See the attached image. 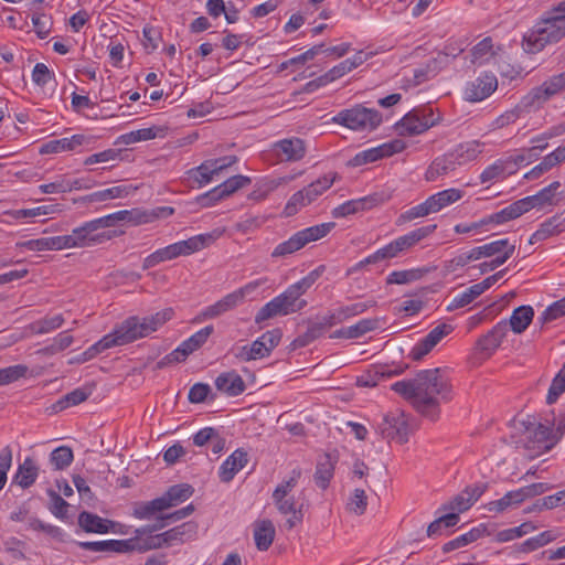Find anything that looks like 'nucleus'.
<instances>
[{
    "mask_svg": "<svg viewBox=\"0 0 565 565\" xmlns=\"http://www.w3.org/2000/svg\"><path fill=\"white\" fill-rule=\"evenodd\" d=\"M498 87V79L492 74H483L467 84L465 98L469 102H481L490 96Z\"/></svg>",
    "mask_w": 565,
    "mask_h": 565,
    "instance_id": "aec40b11",
    "label": "nucleus"
},
{
    "mask_svg": "<svg viewBox=\"0 0 565 565\" xmlns=\"http://www.w3.org/2000/svg\"><path fill=\"white\" fill-rule=\"evenodd\" d=\"M74 459L73 450L67 446H60L55 448L50 455V462L55 470H63L67 468Z\"/></svg>",
    "mask_w": 565,
    "mask_h": 565,
    "instance_id": "4d7b16f0",
    "label": "nucleus"
},
{
    "mask_svg": "<svg viewBox=\"0 0 565 565\" xmlns=\"http://www.w3.org/2000/svg\"><path fill=\"white\" fill-rule=\"evenodd\" d=\"M17 246L26 248L29 250H36V252L63 249L60 236L42 237V238H36V239L19 242V243H17Z\"/></svg>",
    "mask_w": 565,
    "mask_h": 565,
    "instance_id": "de8ad7c7",
    "label": "nucleus"
},
{
    "mask_svg": "<svg viewBox=\"0 0 565 565\" xmlns=\"http://www.w3.org/2000/svg\"><path fill=\"white\" fill-rule=\"evenodd\" d=\"M193 488L188 483H179L170 487L160 498L164 501L166 510L174 508L193 494Z\"/></svg>",
    "mask_w": 565,
    "mask_h": 565,
    "instance_id": "72a5a7b5",
    "label": "nucleus"
},
{
    "mask_svg": "<svg viewBox=\"0 0 565 565\" xmlns=\"http://www.w3.org/2000/svg\"><path fill=\"white\" fill-rule=\"evenodd\" d=\"M166 510L164 501L161 498H156L151 501L138 502L134 507L132 515L140 520H148L157 513Z\"/></svg>",
    "mask_w": 565,
    "mask_h": 565,
    "instance_id": "a18cd8bd",
    "label": "nucleus"
},
{
    "mask_svg": "<svg viewBox=\"0 0 565 565\" xmlns=\"http://www.w3.org/2000/svg\"><path fill=\"white\" fill-rule=\"evenodd\" d=\"M565 392V362L559 372L555 375L550 386L546 403L554 404L561 394Z\"/></svg>",
    "mask_w": 565,
    "mask_h": 565,
    "instance_id": "e2e57ef3",
    "label": "nucleus"
},
{
    "mask_svg": "<svg viewBox=\"0 0 565 565\" xmlns=\"http://www.w3.org/2000/svg\"><path fill=\"white\" fill-rule=\"evenodd\" d=\"M458 167V161L455 160L454 156L449 151L440 157H437L430 163L425 174L426 180L435 181L437 178L455 171Z\"/></svg>",
    "mask_w": 565,
    "mask_h": 565,
    "instance_id": "bb28decb",
    "label": "nucleus"
},
{
    "mask_svg": "<svg viewBox=\"0 0 565 565\" xmlns=\"http://www.w3.org/2000/svg\"><path fill=\"white\" fill-rule=\"evenodd\" d=\"M382 202L383 199L379 194H371L356 200H350L333 209L332 215L337 218L345 217L361 211L370 210Z\"/></svg>",
    "mask_w": 565,
    "mask_h": 565,
    "instance_id": "412c9836",
    "label": "nucleus"
},
{
    "mask_svg": "<svg viewBox=\"0 0 565 565\" xmlns=\"http://www.w3.org/2000/svg\"><path fill=\"white\" fill-rule=\"evenodd\" d=\"M512 244L510 243V241L508 238H502V239L487 243L481 246H477V247H475V250H476V255L478 256V258L481 259V258L493 257L497 254H501V252L503 249H505L507 247H509Z\"/></svg>",
    "mask_w": 565,
    "mask_h": 565,
    "instance_id": "bf43d9fd",
    "label": "nucleus"
},
{
    "mask_svg": "<svg viewBox=\"0 0 565 565\" xmlns=\"http://www.w3.org/2000/svg\"><path fill=\"white\" fill-rule=\"evenodd\" d=\"M64 318L62 315L53 317H45L41 320L34 321L29 326V329L34 334H44L62 327Z\"/></svg>",
    "mask_w": 565,
    "mask_h": 565,
    "instance_id": "864d4df0",
    "label": "nucleus"
},
{
    "mask_svg": "<svg viewBox=\"0 0 565 565\" xmlns=\"http://www.w3.org/2000/svg\"><path fill=\"white\" fill-rule=\"evenodd\" d=\"M215 386L228 396H238L246 388L244 380L235 371L220 374L215 380Z\"/></svg>",
    "mask_w": 565,
    "mask_h": 565,
    "instance_id": "a878e982",
    "label": "nucleus"
},
{
    "mask_svg": "<svg viewBox=\"0 0 565 565\" xmlns=\"http://www.w3.org/2000/svg\"><path fill=\"white\" fill-rule=\"evenodd\" d=\"M377 431L388 441L405 444L408 441L412 429L407 415L401 409H395L382 418L377 425Z\"/></svg>",
    "mask_w": 565,
    "mask_h": 565,
    "instance_id": "9b49d317",
    "label": "nucleus"
},
{
    "mask_svg": "<svg viewBox=\"0 0 565 565\" xmlns=\"http://www.w3.org/2000/svg\"><path fill=\"white\" fill-rule=\"evenodd\" d=\"M565 89V71L543 82L531 89L522 98V107L539 109L545 102Z\"/></svg>",
    "mask_w": 565,
    "mask_h": 565,
    "instance_id": "f8f14e48",
    "label": "nucleus"
},
{
    "mask_svg": "<svg viewBox=\"0 0 565 565\" xmlns=\"http://www.w3.org/2000/svg\"><path fill=\"white\" fill-rule=\"evenodd\" d=\"M514 170H509L507 161L499 159L489 167H487L480 174V182L487 183L503 179L505 175L513 174Z\"/></svg>",
    "mask_w": 565,
    "mask_h": 565,
    "instance_id": "09e8293b",
    "label": "nucleus"
},
{
    "mask_svg": "<svg viewBox=\"0 0 565 565\" xmlns=\"http://www.w3.org/2000/svg\"><path fill=\"white\" fill-rule=\"evenodd\" d=\"M306 152L305 140L291 137L274 142L268 150V157L273 163L297 162L305 158Z\"/></svg>",
    "mask_w": 565,
    "mask_h": 565,
    "instance_id": "4468645a",
    "label": "nucleus"
},
{
    "mask_svg": "<svg viewBox=\"0 0 565 565\" xmlns=\"http://www.w3.org/2000/svg\"><path fill=\"white\" fill-rule=\"evenodd\" d=\"M482 142L478 140H471L459 143L450 152L454 156L455 160L458 161V164L460 167L470 161L476 160L479 157V154L482 153Z\"/></svg>",
    "mask_w": 565,
    "mask_h": 565,
    "instance_id": "f704fd0d",
    "label": "nucleus"
},
{
    "mask_svg": "<svg viewBox=\"0 0 565 565\" xmlns=\"http://www.w3.org/2000/svg\"><path fill=\"white\" fill-rule=\"evenodd\" d=\"M28 372V366L17 364L8 367L0 369V386L8 385L24 377Z\"/></svg>",
    "mask_w": 565,
    "mask_h": 565,
    "instance_id": "680f3d73",
    "label": "nucleus"
},
{
    "mask_svg": "<svg viewBox=\"0 0 565 565\" xmlns=\"http://www.w3.org/2000/svg\"><path fill=\"white\" fill-rule=\"evenodd\" d=\"M92 394V390L87 387H78L74 391L62 396L56 403L53 404L55 412H61L70 406H76L85 402Z\"/></svg>",
    "mask_w": 565,
    "mask_h": 565,
    "instance_id": "37998d69",
    "label": "nucleus"
},
{
    "mask_svg": "<svg viewBox=\"0 0 565 565\" xmlns=\"http://www.w3.org/2000/svg\"><path fill=\"white\" fill-rule=\"evenodd\" d=\"M565 315V297L547 307L539 318L541 323L553 321Z\"/></svg>",
    "mask_w": 565,
    "mask_h": 565,
    "instance_id": "774afa93",
    "label": "nucleus"
},
{
    "mask_svg": "<svg viewBox=\"0 0 565 565\" xmlns=\"http://www.w3.org/2000/svg\"><path fill=\"white\" fill-rule=\"evenodd\" d=\"M213 332V326H206L192 334L189 339L184 340L181 343V347L184 349L185 354L190 355L191 353L202 348Z\"/></svg>",
    "mask_w": 565,
    "mask_h": 565,
    "instance_id": "8fccbe9b",
    "label": "nucleus"
},
{
    "mask_svg": "<svg viewBox=\"0 0 565 565\" xmlns=\"http://www.w3.org/2000/svg\"><path fill=\"white\" fill-rule=\"evenodd\" d=\"M99 226L95 220L88 221L72 231L70 235L61 237L62 248L90 247L110 239L107 233H98Z\"/></svg>",
    "mask_w": 565,
    "mask_h": 565,
    "instance_id": "9d476101",
    "label": "nucleus"
},
{
    "mask_svg": "<svg viewBox=\"0 0 565 565\" xmlns=\"http://www.w3.org/2000/svg\"><path fill=\"white\" fill-rule=\"evenodd\" d=\"M275 526L270 520H260L254 524V540L257 550L267 551L274 542Z\"/></svg>",
    "mask_w": 565,
    "mask_h": 565,
    "instance_id": "7c9ffc66",
    "label": "nucleus"
},
{
    "mask_svg": "<svg viewBox=\"0 0 565 565\" xmlns=\"http://www.w3.org/2000/svg\"><path fill=\"white\" fill-rule=\"evenodd\" d=\"M488 484L478 482L467 486L460 493L439 508V512L459 513L467 511L487 490Z\"/></svg>",
    "mask_w": 565,
    "mask_h": 565,
    "instance_id": "2eb2a0df",
    "label": "nucleus"
},
{
    "mask_svg": "<svg viewBox=\"0 0 565 565\" xmlns=\"http://www.w3.org/2000/svg\"><path fill=\"white\" fill-rule=\"evenodd\" d=\"M524 447L531 457H536L551 450L556 444L552 436V428L542 423H529L523 437Z\"/></svg>",
    "mask_w": 565,
    "mask_h": 565,
    "instance_id": "ddd939ff",
    "label": "nucleus"
},
{
    "mask_svg": "<svg viewBox=\"0 0 565 565\" xmlns=\"http://www.w3.org/2000/svg\"><path fill=\"white\" fill-rule=\"evenodd\" d=\"M337 173L330 172L328 174H324L322 178H319L318 180L311 182L302 190L294 193L285 206V215L292 216L300 209L316 201L320 195H322L324 191L331 188Z\"/></svg>",
    "mask_w": 565,
    "mask_h": 565,
    "instance_id": "0eeeda50",
    "label": "nucleus"
},
{
    "mask_svg": "<svg viewBox=\"0 0 565 565\" xmlns=\"http://www.w3.org/2000/svg\"><path fill=\"white\" fill-rule=\"evenodd\" d=\"M305 292L298 282L292 284L258 310L255 322L262 323L277 316H288L300 311L307 306V301L301 298Z\"/></svg>",
    "mask_w": 565,
    "mask_h": 565,
    "instance_id": "20e7f679",
    "label": "nucleus"
},
{
    "mask_svg": "<svg viewBox=\"0 0 565 565\" xmlns=\"http://www.w3.org/2000/svg\"><path fill=\"white\" fill-rule=\"evenodd\" d=\"M136 188L131 185H116L109 189H105L102 191H97L90 193L86 196L88 202H103L117 198H126Z\"/></svg>",
    "mask_w": 565,
    "mask_h": 565,
    "instance_id": "49530a36",
    "label": "nucleus"
},
{
    "mask_svg": "<svg viewBox=\"0 0 565 565\" xmlns=\"http://www.w3.org/2000/svg\"><path fill=\"white\" fill-rule=\"evenodd\" d=\"M559 186L561 183L558 181H554L547 186L540 190L536 194L523 198L522 201L526 209V212L534 207H542L546 204H551Z\"/></svg>",
    "mask_w": 565,
    "mask_h": 565,
    "instance_id": "c9c22d12",
    "label": "nucleus"
},
{
    "mask_svg": "<svg viewBox=\"0 0 565 565\" xmlns=\"http://www.w3.org/2000/svg\"><path fill=\"white\" fill-rule=\"evenodd\" d=\"M367 507V497L363 489H355L348 502V510L355 515H362Z\"/></svg>",
    "mask_w": 565,
    "mask_h": 565,
    "instance_id": "0e129e2a",
    "label": "nucleus"
},
{
    "mask_svg": "<svg viewBox=\"0 0 565 565\" xmlns=\"http://www.w3.org/2000/svg\"><path fill=\"white\" fill-rule=\"evenodd\" d=\"M564 231L565 218H563L562 215H554L540 225L539 230L531 235L529 243L536 244L552 236L558 235Z\"/></svg>",
    "mask_w": 565,
    "mask_h": 565,
    "instance_id": "393cba45",
    "label": "nucleus"
},
{
    "mask_svg": "<svg viewBox=\"0 0 565 565\" xmlns=\"http://www.w3.org/2000/svg\"><path fill=\"white\" fill-rule=\"evenodd\" d=\"M198 531V525L194 522H184L181 525L174 526L164 533L163 541H166L167 546L172 545L175 542H185L195 536Z\"/></svg>",
    "mask_w": 565,
    "mask_h": 565,
    "instance_id": "58836bf2",
    "label": "nucleus"
},
{
    "mask_svg": "<svg viewBox=\"0 0 565 565\" xmlns=\"http://www.w3.org/2000/svg\"><path fill=\"white\" fill-rule=\"evenodd\" d=\"M439 121L440 116L435 115L433 108H414L396 124V130L399 136H416L425 132Z\"/></svg>",
    "mask_w": 565,
    "mask_h": 565,
    "instance_id": "6e6552de",
    "label": "nucleus"
},
{
    "mask_svg": "<svg viewBox=\"0 0 565 565\" xmlns=\"http://www.w3.org/2000/svg\"><path fill=\"white\" fill-rule=\"evenodd\" d=\"M248 462V455L243 449H236L221 466L220 478L223 482H230L234 476Z\"/></svg>",
    "mask_w": 565,
    "mask_h": 565,
    "instance_id": "b1692460",
    "label": "nucleus"
},
{
    "mask_svg": "<svg viewBox=\"0 0 565 565\" xmlns=\"http://www.w3.org/2000/svg\"><path fill=\"white\" fill-rule=\"evenodd\" d=\"M406 369L407 365H375L360 375L356 383L362 387H374L385 380L402 374Z\"/></svg>",
    "mask_w": 565,
    "mask_h": 565,
    "instance_id": "6ab92c4d",
    "label": "nucleus"
},
{
    "mask_svg": "<svg viewBox=\"0 0 565 565\" xmlns=\"http://www.w3.org/2000/svg\"><path fill=\"white\" fill-rule=\"evenodd\" d=\"M404 149V143L402 140H393L391 142H385L377 147L361 151L354 156V158L350 161V164L353 167H360L370 162H374L385 157H390L394 153L401 152Z\"/></svg>",
    "mask_w": 565,
    "mask_h": 565,
    "instance_id": "a211bd4d",
    "label": "nucleus"
},
{
    "mask_svg": "<svg viewBox=\"0 0 565 565\" xmlns=\"http://www.w3.org/2000/svg\"><path fill=\"white\" fill-rule=\"evenodd\" d=\"M459 522V515L454 512H448L435 521H433L427 527L428 536H437L440 535L444 529L452 527Z\"/></svg>",
    "mask_w": 565,
    "mask_h": 565,
    "instance_id": "5fc2aeb1",
    "label": "nucleus"
},
{
    "mask_svg": "<svg viewBox=\"0 0 565 565\" xmlns=\"http://www.w3.org/2000/svg\"><path fill=\"white\" fill-rule=\"evenodd\" d=\"M431 213H434V212H433L428 201L426 200L425 202H423L416 206H413V207L408 209L407 211L403 212L402 214H399L396 220V224L398 226H401V225H404L405 223H408L415 218L425 217Z\"/></svg>",
    "mask_w": 565,
    "mask_h": 565,
    "instance_id": "13d9d810",
    "label": "nucleus"
},
{
    "mask_svg": "<svg viewBox=\"0 0 565 565\" xmlns=\"http://www.w3.org/2000/svg\"><path fill=\"white\" fill-rule=\"evenodd\" d=\"M337 459L330 454H324L317 462L315 481L316 484L326 490L334 475Z\"/></svg>",
    "mask_w": 565,
    "mask_h": 565,
    "instance_id": "c85d7f7f",
    "label": "nucleus"
},
{
    "mask_svg": "<svg viewBox=\"0 0 565 565\" xmlns=\"http://www.w3.org/2000/svg\"><path fill=\"white\" fill-rule=\"evenodd\" d=\"M333 121L352 130L372 131L382 124L383 118L376 109L355 105L350 109H343L333 117Z\"/></svg>",
    "mask_w": 565,
    "mask_h": 565,
    "instance_id": "39448f33",
    "label": "nucleus"
},
{
    "mask_svg": "<svg viewBox=\"0 0 565 565\" xmlns=\"http://www.w3.org/2000/svg\"><path fill=\"white\" fill-rule=\"evenodd\" d=\"M484 534H486V527L483 525L473 527L469 532H467L462 535H459L458 537L444 544L443 552L449 553L451 551L461 548V547L477 541L478 539L482 537Z\"/></svg>",
    "mask_w": 565,
    "mask_h": 565,
    "instance_id": "c03bdc74",
    "label": "nucleus"
},
{
    "mask_svg": "<svg viewBox=\"0 0 565 565\" xmlns=\"http://www.w3.org/2000/svg\"><path fill=\"white\" fill-rule=\"evenodd\" d=\"M78 524L87 533L105 534L110 531L113 522L92 512L83 511L78 515Z\"/></svg>",
    "mask_w": 565,
    "mask_h": 565,
    "instance_id": "c756f323",
    "label": "nucleus"
},
{
    "mask_svg": "<svg viewBox=\"0 0 565 565\" xmlns=\"http://www.w3.org/2000/svg\"><path fill=\"white\" fill-rule=\"evenodd\" d=\"M39 468L34 460L30 457L25 458L23 463L19 466L18 472L14 477L15 481L23 489L30 488L36 480Z\"/></svg>",
    "mask_w": 565,
    "mask_h": 565,
    "instance_id": "a19ab883",
    "label": "nucleus"
},
{
    "mask_svg": "<svg viewBox=\"0 0 565 565\" xmlns=\"http://www.w3.org/2000/svg\"><path fill=\"white\" fill-rule=\"evenodd\" d=\"M173 315V309L166 308L143 318L138 316L128 317L117 324L113 332L104 335L99 341L89 347L84 352L85 360H90L110 348L121 347L148 337L171 320Z\"/></svg>",
    "mask_w": 565,
    "mask_h": 565,
    "instance_id": "f03ea898",
    "label": "nucleus"
},
{
    "mask_svg": "<svg viewBox=\"0 0 565 565\" xmlns=\"http://www.w3.org/2000/svg\"><path fill=\"white\" fill-rule=\"evenodd\" d=\"M462 196V192L458 189H448L430 195L427 201L434 213L439 212L451 203L457 202Z\"/></svg>",
    "mask_w": 565,
    "mask_h": 565,
    "instance_id": "79ce46f5",
    "label": "nucleus"
},
{
    "mask_svg": "<svg viewBox=\"0 0 565 565\" xmlns=\"http://www.w3.org/2000/svg\"><path fill=\"white\" fill-rule=\"evenodd\" d=\"M95 221H96L97 225L99 226V228L102 230V228L115 226L116 224H118L120 222H127V223H131L134 225L147 223L148 215L145 212H140L138 210H131V211L122 210V211H118V212L105 215L99 218H95Z\"/></svg>",
    "mask_w": 565,
    "mask_h": 565,
    "instance_id": "4be33fe9",
    "label": "nucleus"
},
{
    "mask_svg": "<svg viewBox=\"0 0 565 565\" xmlns=\"http://www.w3.org/2000/svg\"><path fill=\"white\" fill-rule=\"evenodd\" d=\"M273 501L277 508V510L284 514H290V518L286 520L285 526L288 530L294 529L298 524H300L303 520V504H298L294 497H289V494L284 495L282 490H274L273 492Z\"/></svg>",
    "mask_w": 565,
    "mask_h": 565,
    "instance_id": "f3484780",
    "label": "nucleus"
},
{
    "mask_svg": "<svg viewBox=\"0 0 565 565\" xmlns=\"http://www.w3.org/2000/svg\"><path fill=\"white\" fill-rule=\"evenodd\" d=\"M85 141L84 135H74L71 138L54 139L43 143L40 148L41 154L60 153L71 151L82 146Z\"/></svg>",
    "mask_w": 565,
    "mask_h": 565,
    "instance_id": "cd10ccee",
    "label": "nucleus"
},
{
    "mask_svg": "<svg viewBox=\"0 0 565 565\" xmlns=\"http://www.w3.org/2000/svg\"><path fill=\"white\" fill-rule=\"evenodd\" d=\"M508 333V321L498 322L487 334L481 337L477 345L481 352L492 354L502 343Z\"/></svg>",
    "mask_w": 565,
    "mask_h": 565,
    "instance_id": "5701e85b",
    "label": "nucleus"
},
{
    "mask_svg": "<svg viewBox=\"0 0 565 565\" xmlns=\"http://www.w3.org/2000/svg\"><path fill=\"white\" fill-rule=\"evenodd\" d=\"M379 328V319H362L358 323L348 327L350 339H356Z\"/></svg>",
    "mask_w": 565,
    "mask_h": 565,
    "instance_id": "69168bd1",
    "label": "nucleus"
},
{
    "mask_svg": "<svg viewBox=\"0 0 565 565\" xmlns=\"http://www.w3.org/2000/svg\"><path fill=\"white\" fill-rule=\"evenodd\" d=\"M262 280H254L245 286L238 288L237 290L227 294L222 299L216 301L215 303L205 307L201 313L199 315V320H209L221 317L222 315L235 309L238 305H241L247 295L254 292L260 285Z\"/></svg>",
    "mask_w": 565,
    "mask_h": 565,
    "instance_id": "1a4fd4ad",
    "label": "nucleus"
},
{
    "mask_svg": "<svg viewBox=\"0 0 565 565\" xmlns=\"http://www.w3.org/2000/svg\"><path fill=\"white\" fill-rule=\"evenodd\" d=\"M222 234V230H214L211 233L192 236L185 241H180L169 246L172 250L174 258L179 256H188L210 246L218 237H221Z\"/></svg>",
    "mask_w": 565,
    "mask_h": 565,
    "instance_id": "dca6fc26",
    "label": "nucleus"
},
{
    "mask_svg": "<svg viewBox=\"0 0 565 565\" xmlns=\"http://www.w3.org/2000/svg\"><path fill=\"white\" fill-rule=\"evenodd\" d=\"M436 228H437L436 224L423 226V227L416 228L403 236L397 237L393 242L396 245V247L398 248L399 254H402L403 252L415 246L422 239H424L427 236H429L430 234H433L436 231Z\"/></svg>",
    "mask_w": 565,
    "mask_h": 565,
    "instance_id": "2f4dec72",
    "label": "nucleus"
},
{
    "mask_svg": "<svg viewBox=\"0 0 565 565\" xmlns=\"http://www.w3.org/2000/svg\"><path fill=\"white\" fill-rule=\"evenodd\" d=\"M372 306H374V302H356L349 306L339 307L329 313L328 322L335 326L351 317H355L365 312Z\"/></svg>",
    "mask_w": 565,
    "mask_h": 565,
    "instance_id": "e433bc0d",
    "label": "nucleus"
},
{
    "mask_svg": "<svg viewBox=\"0 0 565 565\" xmlns=\"http://www.w3.org/2000/svg\"><path fill=\"white\" fill-rule=\"evenodd\" d=\"M479 260L478 256L476 255L475 247L468 252L461 253L454 258L447 260L444 265V269L447 273H455L459 268L465 267L471 262Z\"/></svg>",
    "mask_w": 565,
    "mask_h": 565,
    "instance_id": "052dcab7",
    "label": "nucleus"
},
{
    "mask_svg": "<svg viewBox=\"0 0 565 565\" xmlns=\"http://www.w3.org/2000/svg\"><path fill=\"white\" fill-rule=\"evenodd\" d=\"M534 317V310L531 306H520L515 308L510 317L508 326L511 330L520 334L526 330Z\"/></svg>",
    "mask_w": 565,
    "mask_h": 565,
    "instance_id": "ea45409f",
    "label": "nucleus"
},
{
    "mask_svg": "<svg viewBox=\"0 0 565 565\" xmlns=\"http://www.w3.org/2000/svg\"><path fill=\"white\" fill-rule=\"evenodd\" d=\"M237 158L235 156H226L217 159L205 160L202 163V170L211 171V173L214 175L224 170L225 168L234 164Z\"/></svg>",
    "mask_w": 565,
    "mask_h": 565,
    "instance_id": "338daca9",
    "label": "nucleus"
},
{
    "mask_svg": "<svg viewBox=\"0 0 565 565\" xmlns=\"http://www.w3.org/2000/svg\"><path fill=\"white\" fill-rule=\"evenodd\" d=\"M329 315L323 316L319 321L309 322L307 331L294 340L296 348H303L321 337L327 328H331L334 324L329 323Z\"/></svg>",
    "mask_w": 565,
    "mask_h": 565,
    "instance_id": "473e14b6",
    "label": "nucleus"
},
{
    "mask_svg": "<svg viewBox=\"0 0 565 565\" xmlns=\"http://www.w3.org/2000/svg\"><path fill=\"white\" fill-rule=\"evenodd\" d=\"M524 213H526V209L521 199L513 202L509 206L502 209L501 211L493 213L489 216H486V221L488 224H503L505 222L520 217Z\"/></svg>",
    "mask_w": 565,
    "mask_h": 565,
    "instance_id": "4c0bfd02",
    "label": "nucleus"
},
{
    "mask_svg": "<svg viewBox=\"0 0 565 565\" xmlns=\"http://www.w3.org/2000/svg\"><path fill=\"white\" fill-rule=\"evenodd\" d=\"M335 226L333 222L322 223L307 227L295 233L289 239L278 244L271 252V257H286L296 253L311 242H316L327 236Z\"/></svg>",
    "mask_w": 565,
    "mask_h": 565,
    "instance_id": "423d86ee",
    "label": "nucleus"
},
{
    "mask_svg": "<svg viewBox=\"0 0 565 565\" xmlns=\"http://www.w3.org/2000/svg\"><path fill=\"white\" fill-rule=\"evenodd\" d=\"M536 530V526L532 522H524L516 527L502 530L495 534V541L503 543L514 539L522 537Z\"/></svg>",
    "mask_w": 565,
    "mask_h": 565,
    "instance_id": "6e6d98bb",
    "label": "nucleus"
},
{
    "mask_svg": "<svg viewBox=\"0 0 565 565\" xmlns=\"http://www.w3.org/2000/svg\"><path fill=\"white\" fill-rule=\"evenodd\" d=\"M483 292L478 287L477 284L472 285L468 289H466L460 295L455 296L447 306L448 311H454L456 309L466 307L470 305L475 299L481 296Z\"/></svg>",
    "mask_w": 565,
    "mask_h": 565,
    "instance_id": "603ef678",
    "label": "nucleus"
},
{
    "mask_svg": "<svg viewBox=\"0 0 565 565\" xmlns=\"http://www.w3.org/2000/svg\"><path fill=\"white\" fill-rule=\"evenodd\" d=\"M559 534L555 531L548 530L540 533L539 535L534 537H530L526 541H524L520 547L519 551L527 553L535 551L553 541H555Z\"/></svg>",
    "mask_w": 565,
    "mask_h": 565,
    "instance_id": "3c124183",
    "label": "nucleus"
},
{
    "mask_svg": "<svg viewBox=\"0 0 565 565\" xmlns=\"http://www.w3.org/2000/svg\"><path fill=\"white\" fill-rule=\"evenodd\" d=\"M565 36L564 17H554L543 20L530 30L524 36L522 46L526 53L536 54L547 44L556 43Z\"/></svg>",
    "mask_w": 565,
    "mask_h": 565,
    "instance_id": "7ed1b4c3",
    "label": "nucleus"
},
{
    "mask_svg": "<svg viewBox=\"0 0 565 565\" xmlns=\"http://www.w3.org/2000/svg\"><path fill=\"white\" fill-rule=\"evenodd\" d=\"M391 388L431 422L440 417V403L452 399V385L440 367L422 370L414 379L397 381Z\"/></svg>",
    "mask_w": 565,
    "mask_h": 565,
    "instance_id": "f257e3e1",
    "label": "nucleus"
}]
</instances>
